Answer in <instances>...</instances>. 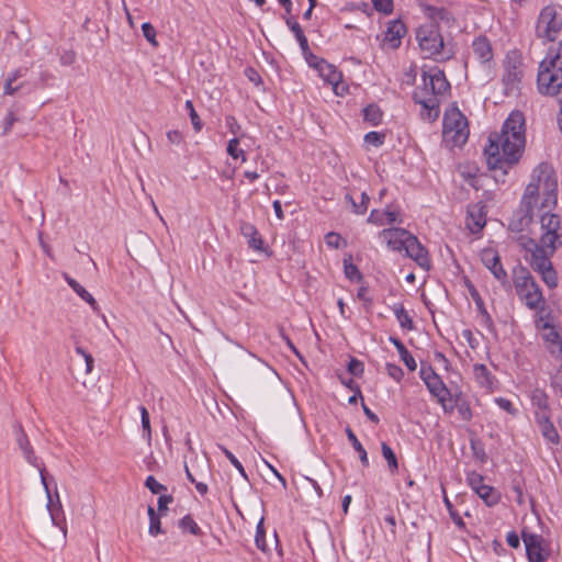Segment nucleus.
Instances as JSON below:
<instances>
[{
  "label": "nucleus",
  "mask_w": 562,
  "mask_h": 562,
  "mask_svg": "<svg viewBox=\"0 0 562 562\" xmlns=\"http://www.w3.org/2000/svg\"><path fill=\"white\" fill-rule=\"evenodd\" d=\"M393 313L400 323V326L405 330H413L414 329V322L412 317L409 316L408 312L405 310V307L402 304H396L393 307Z\"/></svg>",
  "instance_id": "32"
},
{
  "label": "nucleus",
  "mask_w": 562,
  "mask_h": 562,
  "mask_svg": "<svg viewBox=\"0 0 562 562\" xmlns=\"http://www.w3.org/2000/svg\"><path fill=\"white\" fill-rule=\"evenodd\" d=\"M255 543L256 547L261 550L262 552H266L268 550V544L266 541V530L263 527V519L258 522L256 527V536H255Z\"/></svg>",
  "instance_id": "40"
},
{
  "label": "nucleus",
  "mask_w": 562,
  "mask_h": 562,
  "mask_svg": "<svg viewBox=\"0 0 562 562\" xmlns=\"http://www.w3.org/2000/svg\"><path fill=\"white\" fill-rule=\"evenodd\" d=\"M384 216H385V225H391L394 223H403V220L401 218L400 211L391 205H387L384 210Z\"/></svg>",
  "instance_id": "46"
},
{
  "label": "nucleus",
  "mask_w": 562,
  "mask_h": 562,
  "mask_svg": "<svg viewBox=\"0 0 562 562\" xmlns=\"http://www.w3.org/2000/svg\"><path fill=\"white\" fill-rule=\"evenodd\" d=\"M464 285L468 289V292H469L471 299L474 301L477 312L482 315V317L486 322H490V319H491L490 313H488V311L484 304V301H483L482 296L480 295L477 289L467 278L464 279Z\"/></svg>",
  "instance_id": "26"
},
{
  "label": "nucleus",
  "mask_w": 562,
  "mask_h": 562,
  "mask_svg": "<svg viewBox=\"0 0 562 562\" xmlns=\"http://www.w3.org/2000/svg\"><path fill=\"white\" fill-rule=\"evenodd\" d=\"M167 138L171 144L179 145L183 140V136L181 132L177 130H171L167 132Z\"/></svg>",
  "instance_id": "60"
},
{
  "label": "nucleus",
  "mask_w": 562,
  "mask_h": 562,
  "mask_svg": "<svg viewBox=\"0 0 562 562\" xmlns=\"http://www.w3.org/2000/svg\"><path fill=\"white\" fill-rule=\"evenodd\" d=\"M473 376L480 387L485 389L486 392L492 390L491 373L485 364L475 363L473 366Z\"/></svg>",
  "instance_id": "27"
},
{
  "label": "nucleus",
  "mask_w": 562,
  "mask_h": 562,
  "mask_svg": "<svg viewBox=\"0 0 562 562\" xmlns=\"http://www.w3.org/2000/svg\"><path fill=\"white\" fill-rule=\"evenodd\" d=\"M463 339L468 342L469 347L479 356V349L481 345L483 344V349L486 353V357L490 358V351H488V345L487 341H485L484 336L476 331L473 333L471 329H464L462 331Z\"/></svg>",
  "instance_id": "25"
},
{
  "label": "nucleus",
  "mask_w": 562,
  "mask_h": 562,
  "mask_svg": "<svg viewBox=\"0 0 562 562\" xmlns=\"http://www.w3.org/2000/svg\"><path fill=\"white\" fill-rule=\"evenodd\" d=\"M217 448L225 454V457L229 460V462L236 468V470L240 473V475L248 481V476L243 464L238 461V459L223 445H217Z\"/></svg>",
  "instance_id": "41"
},
{
  "label": "nucleus",
  "mask_w": 562,
  "mask_h": 562,
  "mask_svg": "<svg viewBox=\"0 0 562 562\" xmlns=\"http://www.w3.org/2000/svg\"><path fill=\"white\" fill-rule=\"evenodd\" d=\"M407 245L404 249L407 257L413 259L420 268L430 270L431 262L427 249L422 245L418 238L413 235L408 236Z\"/></svg>",
  "instance_id": "14"
},
{
  "label": "nucleus",
  "mask_w": 562,
  "mask_h": 562,
  "mask_svg": "<svg viewBox=\"0 0 562 562\" xmlns=\"http://www.w3.org/2000/svg\"><path fill=\"white\" fill-rule=\"evenodd\" d=\"M363 120L373 126L381 123L383 113L376 104H369L362 110Z\"/></svg>",
  "instance_id": "33"
},
{
  "label": "nucleus",
  "mask_w": 562,
  "mask_h": 562,
  "mask_svg": "<svg viewBox=\"0 0 562 562\" xmlns=\"http://www.w3.org/2000/svg\"><path fill=\"white\" fill-rule=\"evenodd\" d=\"M472 49L476 58L482 64H485L492 59V45L487 37H476L472 43Z\"/></svg>",
  "instance_id": "24"
},
{
  "label": "nucleus",
  "mask_w": 562,
  "mask_h": 562,
  "mask_svg": "<svg viewBox=\"0 0 562 562\" xmlns=\"http://www.w3.org/2000/svg\"><path fill=\"white\" fill-rule=\"evenodd\" d=\"M495 402L502 409L506 411L507 413H509V414L515 413V408L510 401L499 397V398H496Z\"/></svg>",
  "instance_id": "61"
},
{
  "label": "nucleus",
  "mask_w": 562,
  "mask_h": 562,
  "mask_svg": "<svg viewBox=\"0 0 562 562\" xmlns=\"http://www.w3.org/2000/svg\"><path fill=\"white\" fill-rule=\"evenodd\" d=\"M240 137L236 136L228 140L226 151L233 159H240L243 162L246 161L245 150L239 148Z\"/></svg>",
  "instance_id": "36"
},
{
  "label": "nucleus",
  "mask_w": 562,
  "mask_h": 562,
  "mask_svg": "<svg viewBox=\"0 0 562 562\" xmlns=\"http://www.w3.org/2000/svg\"><path fill=\"white\" fill-rule=\"evenodd\" d=\"M316 71L318 72L319 77H322L328 85H331L334 90L337 92L338 86L342 79L341 72L327 60H325Z\"/></svg>",
  "instance_id": "22"
},
{
  "label": "nucleus",
  "mask_w": 562,
  "mask_h": 562,
  "mask_svg": "<svg viewBox=\"0 0 562 562\" xmlns=\"http://www.w3.org/2000/svg\"><path fill=\"white\" fill-rule=\"evenodd\" d=\"M427 15L430 19L429 22H434L436 24H438L439 21L448 23L452 19L450 11H448L445 8H438V7H428Z\"/></svg>",
  "instance_id": "34"
},
{
  "label": "nucleus",
  "mask_w": 562,
  "mask_h": 562,
  "mask_svg": "<svg viewBox=\"0 0 562 562\" xmlns=\"http://www.w3.org/2000/svg\"><path fill=\"white\" fill-rule=\"evenodd\" d=\"M467 225L473 234L481 232L486 225V206L481 203L469 206Z\"/></svg>",
  "instance_id": "18"
},
{
  "label": "nucleus",
  "mask_w": 562,
  "mask_h": 562,
  "mask_svg": "<svg viewBox=\"0 0 562 562\" xmlns=\"http://www.w3.org/2000/svg\"><path fill=\"white\" fill-rule=\"evenodd\" d=\"M351 255L344 259L345 276L350 281H360L362 280V273L360 272L358 267L351 262Z\"/></svg>",
  "instance_id": "39"
},
{
  "label": "nucleus",
  "mask_w": 562,
  "mask_h": 562,
  "mask_svg": "<svg viewBox=\"0 0 562 562\" xmlns=\"http://www.w3.org/2000/svg\"><path fill=\"white\" fill-rule=\"evenodd\" d=\"M16 122V117L13 112H9L3 121V135H7L12 130L13 124Z\"/></svg>",
  "instance_id": "58"
},
{
  "label": "nucleus",
  "mask_w": 562,
  "mask_h": 562,
  "mask_svg": "<svg viewBox=\"0 0 562 562\" xmlns=\"http://www.w3.org/2000/svg\"><path fill=\"white\" fill-rule=\"evenodd\" d=\"M13 432L15 436L16 445L21 449L25 460L27 461V463L38 469L40 476L42 477V470L45 469V467L43 463L38 461V458L35 456L29 437L20 423L15 422L13 424Z\"/></svg>",
  "instance_id": "12"
},
{
  "label": "nucleus",
  "mask_w": 562,
  "mask_h": 562,
  "mask_svg": "<svg viewBox=\"0 0 562 562\" xmlns=\"http://www.w3.org/2000/svg\"><path fill=\"white\" fill-rule=\"evenodd\" d=\"M562 31V14L554 4L541 9L537 24L536 34L539 38L553 42Z\"/></svg>",
  "instance_id": "9"
},
{
  "label": "nucleus",
  "mask_w": 562,
  "mask_h": 562,
  "mask_svg": "<svg viewBox=\"0 0 562 562\" xmlns=\"http://www.w3.org/2000/svg\"><path fill=\"white\" fill-rule=\"evenodd\" d=\"M186 109L189 112V116H190L191 123L193 125V128L195 130V132H200L202 130V122H201V119L198 115V113L193 106V102L191 100L186 101Z\"/></svg>",
  "instance_id": "44"
},
{
  "label": "nucleus",
  "mask_w": 562,
  "mask_h": 562,
  "mask_svg": "<svg viewBox=\"0 0 562 562\" xmlns=\"http://www.w3.org/2000/svg\"><path fill=\"white\" fill-rule=\"evenodd\" d=\"M481 259H482L483 265H484L488 270H491V271H492V254H491V251H490L487 248H485V249H483V250H482V252H481Z\"/></svg>",
  "instance_id": "62"
},
{
  "label": "nucleus",
  "mask_w": 562,
  "mask_h": 562,
  "mask_svg": "<svg viewBox=\"0 0 562 562\" xmlns=\"http://www.w3.org/2000/svg\"><path fill=\"white\" fill-rule=\"evenodd\" d=\"M390 342L396 348L401 360L404 362V364L407 367L409 371H415L417 368V363L415 361V358L411 355V352L407 350L405 345L396 337H390Z\"/></svg>",
  "instance_id": "28"
},
{
  "label": "nucleus",
  "mask_w": 562,
  "mask_h": 562,
  "mask_svg": "<svg viewBox=\"0 0 562 562\" xmlns=\"http://www.w3.org/2000/svg\"><path fill=\"white\" fill-rule=\"evenodd\" d=\"M347 369L348 372L355 376H361L364 371L363 363L356 358H350Z\"/></svg>",
  "instance_id": "49"
},
{
  "label": "nucleus",
  "mask_w": 562,
  "mask_h": 562,
  "mask_svg": "<svg viewBox=\"0 0 562 562\" xmlns=\"http://www.w3.org/2000/svg\"><path fill=\"white\" fill-rule=\"evenodd\" d=\"M345 200L350 203L351 210L357 215H362L368 210V204L370 201L369 195L367 192H362L360 195V201H356L351 194H346Z\"/></svg>",
  "instance_id": "31"
},
{
  "label": "nucleus",
  "mask_w": 562,
  "mask_h": 562,
  "mask_svg": "<svg viewBox=\"0 0 562 562\" xmlns=\"http://www.w3.org/2000/svg\"><path fill=\"white\" fill-rule=\"evenodd\" d=\"M239 232L247 239L249 248L256 251H265V240L260 236L256 226L249 222H239Z\"/></svg>",
  "instance_id": "20"
},
{
  "label": "nucleus",
  "mask_w": 562,
  "mask_h": 562,
  "mask_svg": "<svg viewBox=\"0 0 562 562\" xmlns=\"http://www.w3.org/2000/svg\"><path fill=\"white\" fill-rule=\"evenodd\" d=\"M142 32H143L144 37L153 46H158V43L156 41V30H155V27L149 22H145V23L142 24Z\"/></svg>",
  "instance_id": "47"
},
{
  "label": "nucleus",
  "mask_w": 562,
  "mask_h": 562,
  "mask_svg": "<svg viewBox=\"0 0 562 562\" xmlns=\"http://www.w3.org/2000/svg\"><path fill=\"white\" fill-rule=\"evenodd\" d=\"M522 78L521 54L518 50H510L504 59V75L502 78L503 91L507 97H516L520 90Z\"/></svg>",
  "instance_id": "8"
},
{
  "label": "nucleus",
  "mask_w": 562,
  "mask_h": 562,
  "mask_svg": "<svg viewBox=\"0 0 562 562\" xmlns=\"http://www.w3.org/2000/svg\"><path fill=\"white\" fill-rule=\"evenodd\" d=\"M506 541L512 548H518L520 543L518 535L514 531L507 533Z\"/></svg>",
  "instance_id": "64"
},
{
  "label": "nucleus",
  "mask_w": 562,
  "mask_h": 562,
  "mask_svg": "<svg viewBox=\"0 0 562 562\" xmlns=\"http://www.w3.org/2000/svg\"><path fill=\"white\" fill-rule=\"evenodd\" d=\"M302 55L310 67H312L315 70H318V68L322 66V64L326 60L322 57L316 56L312 50L310 49V46L307 45L306 50H302Z\"/></svg>",
  "instance_id": "43"
},
{
  "label": "nucleus",
  "mask_w": 562,
  "mask_h": 562,
  "mask_svg": "<svg viewBox=\"0 0 562 562\" xmlns=\"http://www.w3.org/2000/svg\"><path fill=\"white\" fill-rule=\"evenodd\" d=\"M522 540L529 562H543L547 559L548 553L542 548L541 536L524 531Z\"/></svg>",
  "instance_id": "16"
},
{
  "label": "nucleus",
  "mask_w": 562,
  "mask_h": 562,
  "mask_svg": "<svg viewBox=\"0 0 562 562\" xmlns=\"http://www.w3.org/2000/svg\"><path fill=\"white\" fill-rule=\"evenodd\" d=\"M41 482L44 486V490H45V493L47 496V509L49 512L52 521L55 526L60 528V530L63 531L64 535H66L67 526H66V518L64 515L63 506L59 501V495H58L57 491L55 492L57 501H56V503L53 502L52 493H50V490H49V486L47 483L46 469L42 470Z\"/></svg>",
  "instance_id": "11"
},
{
  "label": "nucleus",
  "mask_w": 562,
  "mask_h": 562,
  "mask_svg": "<svg viewBox=\"0 0 562 562\" xmlns=\"http://www.w3.org/2000/svg\"><path fill=\"white\" fill-rule=\"evenodd\" d=\"M538 88L541 93L555 95L562 89V54L550 49L539 65Z\"/></svg>",
  "instance_id": "6"
},
{
  "label": "nucleus",
  "mask_w": 562,
  "mask_h": 562,
  "mask_svg": "<svg viewBox=\"0 0 562 562\" xmlns=\"http://www.w3.org/2000/svg\"><path fill=\"white\" fill-rule=\"evenodd\" d=\"M537 420L543 438L551 445H558L560 437L554 425L550 422L549 416L546 415V413H537Z\"/></svg>",
  "instance_id": "21"
},
{
  "label": "nucleus",
  "mask_w": 562,
  "mask_h": 562,
  "mask_svg": "<svg viewBox=\"0 0 562 562\" xmlns=\"http://www.w3.org/2000/svg\"><path fill=\"white\" fill-rule=\"evenodd\" d=\"M416 40L424 58L445 61L452 58L454 54L449 44L445 43L439 25L434 22L422 24L416 30Z\"/></svg>",
  "instance_id": "4"
},
{
  "label": "nucleus",
  "mask_w": 562,
  "mask_h": 562,
  "mask_svg": "<svg viewBox=\"0 0 562 562\" xmlns=\"http://www.w3.org/2000/svg\"><path fill=\"white\" fill-rule=\"evenodd\" d=\"M406 34V26L398 20H393L387 24L383 43L389 48L395 49L401 45L403 36Z\"/></svg>",
  "instance_id": "19"
},
{
  "label": "nucleus",
  "mask_w": 562,
  "mask_h": 562,
  "mask_svg": "<svg viewBox=\"0 0 562 562\" xmlns=\"http://www.w3.org/2000/svg\"><path fill=\"white\" fill-rule=\"evenodd\" d=\"M63 276L64 280L74 290V292H76L78 296H80L85 302H87L93 312L99 313L100 307L94 297L77 280L71 278L69 274L64 273Z\"/></svg>",
  "instance_id": "23"
},
{
  "label": "nucleus",
  "mask_w": 562,
  "mask_h": 562,
  "mask_svg": "<svg viewBox=\"0 0 562 562\" xmlns=\"http://www.w3.org/2000/svg\"><path fill=\"white\" fill-rule=\"evenodd\" d=\"M145 486L153 494H160V493L167 491V487L165 485L160 484L153 475L147 476V479L145 481Z\"/></svg>",
  "instance_id": "48"
},
{
  "label": "nucleus",
  "mask_w": 562,
  "mask_h": 562,
  "mask_svg": "<svg viewBox=\"0 0 562 562\" xmlns=\"http://www.w3.org/2000/svg\"><path fill=\"white\" fill-rule=\"evenodd\" d=\"M381 451H382V456L384 457V459L387 462V467H389V470L391 471V473L392 474L396 473L398 470V462H397V458H396L393 449L386 442H382Z\"/></svg>",
  "instance_id": "37"
},
{
  "label": "nucleus",
  "mask_w": 562,
  "mask_h": 562,
  "mask_svg": "<svg viewBox=\"0 0 562 562\" xmlns=\"http://www.w3.org/2000/svg\"><path fill=\"white\" fill-rule=\"evenodd\" d=\"M386 371L395 381H401L404 375L402 368L394 363H386Z\"/></svg>",
  "instance_id": "53"
},
{
  "label": "nucleus",
  "mask_w": 562,
  "mask_h": 562,
  "mask_svg": "<svg viewBox=\"0 0 562 562\" xmlns=\"http://www.w3.org/2000/svg\"><path fill=\"white\" fill-rule=\"evenodd\" d=\"M419 376L426 384L430 394L436 397L446 409L447 403L451 400V394L439 374L436 373L431 366L422 363Z\"/></svg>",
  "instance_id": "10"
},
{
  "label": "nucleus",
  "mask_w": 562,
  "mask_h": 562,
  "mask_svg": "<svg viewBox=\"0 0 562 562\" xmlns=\"http://www.w3.org/2000/svg\"><path fill=\"white\" fill-rule=\"evenodd\" d=\"M558 202V177L552 165L539 164L533 172L531 182L526 187L521 199V210L514 215L509 223L513 232H522L537 217L542 235L538 243L526 234L517 236L518 246L525 250V259L538 272L548 288L558 285V276L552 266L551 257L557 249V243L562 238L560 216L551 213Z\"/></svg>",
  "instance_id": "1"
},
{
  "label": "nucleus",
  "mask_w": 562,
  "mask_h": 562,
  "mask_svg": "<svg viewBox=\"0 0 562 562\" xmlns=\"http://www.w3.org/2000/svg\"><path fill=\"white\" fill-rule=\"evenodd\" d=\"M173 501V497L171 495H160L159 498H158V513L159 515H165L167 509H168V505L170 503H172Z\"/></svg>",
  "instance_id": "56"
},
{
  "label": "nucleus",
  "mask_w": 562,
  "mask_h": 562,
  "mask_svg": "<svg viewBox=\"0 0 562 562\" xmlns=\"http://www.w3.org/2000/svg\"><path fill=\"white\" fill-rule=\"evenodd\" d=\"M385 524L390 527V531L393 536L396 533V519L393 514H387L384 516Z\"/></svg>",
  "instance_id": "63"
},
{
  "label": "nucleus",
  "mask_w": 562,
  "mask_h": 562,
  "mask_svg": "<svg viewBox=\"0 0 562 562\" xmlns=\"http://www.w3.org/2000/svg\"><path fill=\"white\" fill-rule=\"evenodd\" d=\"M178 526L179 528L183 531V532H189L193 536H201L202 535V530L201 528L199 527V525L194 521V519L192 518L191 515H186L183 516L179 522H178Z\"/></svg>",
  "instance_id": "35"
},
{
  "label": "nucleus",
  "mask_w": 562,
  "mask_h": 562,
  "mask_svg": "<svg viewBox=\"0 0 562 562\" xmlns=\"http://www.w3.org/2000/svg\"><path fill=\"white\" fill-rule=\"evenodd\" d=\"M526 145V120L522 112L514 110L505 120L501 135L494 139V181L504 182L508 170L518 164Z\"/></svg>",
  "instance_id": "2"
},
{
  "label": "nucleus",
  "mask_w": 562,
  "mask_h": 562,
  "mask_svg": "<svg viewBox=\"0 0 562 562\" xmlns=\"http://www.w3.org/2000/svg\"><path fill=\"white\" fill-rule=\"evenodd\" d=\"M408 236H413V234L400 227L384 228L379 233V237L382 238L393 251H403L407 245Z\"/></svg>",
  "instance_id": "13"
},
{
  "label": "nucleus",
  "mask_w": 562,
  "mask_h": 562,
  "mask_svg": "<svg viewBox=\"0 0 562 562\" xmlns=\"http://www.w3.org/2000/svg\"><path fill=\"white\" fill-rule=\"evenodd\" d=\"M470 130L465 115L457 105L446 109L442 120V142L446 147L453 149L462 147L469 138Z\"/></svg>",
  "instance_id": "5"
},
{
  "label": "nucleus",
  "mask_w": 562,
  "mask_h": 562,
  "mask_svg": "<svg viewBox=\"0 0 562 562\" xmlns=\"http://www.w3.org/2000/svg\"><path fill=\"white\" fill-rule=\"evenodd\" d=\"M483 157L488 170H492V133L486 135V143L483 148Z\"/></svg>",
  "instance_id": "52"
},
{
  "label": "nucleus",
  "mask_w": 562,
  "mask_h": 562,
  "mask_svg": "<svg viewBox=\"0 0 562 562\" xmlns=\"http://www.w3.org/2000/svg\"><path fill=\"white\" fill-rule=\"evenodd\" d=\"M372 3L376 11L384 14H390L393 11V0H372Z\"/></svg>",
  "instance_id": "51"
},
{
  "label": "nucleus",
  "mask_w": 562,
  "mask_h": 562,
  "mask_svg": "<svg viewBox=\"0 0 562 562\" xmlns=\"http://www.w3.org/2000/svg\"><path fill=\"white\" fill-rule=\"evenodd\" d=\"M422 81L423 83L414 90L413 99L422 106V119L434 122L440 115V101L450 90V83L445 72L438 67L424 68Z\"/></svg>",
  "instance_id": "3"
},
{
  "label": "nucleus",
  "mask_w": 562,
  "mask_h": 562,
  "mask_svg": "<svg viewBox=\"0 0 562 562\" xmlns=\"http://www.w3.org/2000/svg\"><path fill=\"white\" fill-rule=\"evenodd\" d=\"M515 289L527 307L535 311L544 308L546 300L533 277L525 269L515 274Z\"/></svg>",
  "instance_id": "7"
},
{
  "label": "nucleus",
  "mask_w": 562,
  "mask_h": 562,
  "mask_svg": "<svg viewBox=\"0 0 562 562\" xmlns=\"http://www.w3.org/2000/svg\"><path fill=\"white\" fill-rule=\"evenodd\" d=\"M538 327L542 328L543 330L542 337L549 344V351L553 356L560 357L562 359V338L560 337L559 333L547 322H543L542 318L539 321Z\"/></svg>",
  "instance_id": "17"
},
{
  "label": "nucleus",
  "mask_w": 562,
  "mask_h": 562,
  "mask_svg": "<svg viewBox=\"0 0 562 562\" xmlns=\"http://www.w3.org/2000/svg\"><path fill=\"white\" fill-rule=\"evenodd\" d=\"M225 123L229 132L233 133L235 137L239 135L241 127L235 116L227 115L225 117Z\"/></svg>",
  "instance_id": "54"
},
{
  "label": "nucleus",
  "mask_w": 562,
  "mask_h": 562,
  "mask_svg": "<svg viewBox=\"0 0 562 562\" xmlns=\"http://www.w3.org/2000/svg\"><path fill=\"white\" fill-rule=\"evenodd\" d=\"M140 413V423L143 429V438L147 441L148 445L151 442V427H150V418L147 408L143 405L138 407Z\"/></svg>",
  "instance_id": "38"
},
{
  "label": "nucleus",
  "mask_w": 562,
  "mask_h": 562,
  "mask_svg": "<svg viewBox=\"0 0 562 562\" xmlns=\"http://www.w3.org/2000/svg\"><path fill=\"white\" fill-rule=\"evenodd\" d=\"M285 24L293 32L301 50H306L308 41L299 22L293 16H288L285 18Z\"/></svg>",
  "instance_id": "29"
},
{
  "label": "nucleus",
  "mask_w": 562,
  "mask_h": 562,
  "mask_svg": "<svg viewBox=\"0 0 562 562\" xmlns=\"http://www.w3.org/2000/svg\"><path fill=\"white\" fill-rule=\"evenodd\" d=\"M244 72H245V76L248 78V80L250 82L255 83L256 86H259L262 83L261 76L255 68L247 67Z\"/></svg>",
  "instance_id": "55"
},
{
  "label": "nucleus",
  "mask_w": 562,
  "mask_h": 562,
  "mask_svg": "<svg viewBox=\"0 0 562 562\" xmlns=\"http://www.w3.org/2000/svg\"><path fill=\"white\" fill-rule=\"evenodd\" d=\"M384 140H385L384 133L371 131L364 135V142L374 147L382 146L384 144Z\"/></svg>",
  "instance_id": "45"
},
{
  "label": "nucleus",
  "mask_w": 562,
  "mask_h": 562,
  "mask_svg": "<svg viewBox=\"0 0 562 562\" xmlns=\"http://www.w3.org/2000/svg\"><path fill=\"white\" fill-rule=\"evenodd\" d=\"M385 216H384V211H380V210H372L370 212V215L368 216L367 218V222L369 224H373V225H376V226H384L385 225Z\"/></svg>",
  "instance_id": "50"
},
{
  "label": "nucleus",
  "mask_w": 562,
  "mask_h": 562,
  "mask_svg": "<svg viewBox=\"0 0 562 562\" xmlns=\"http://www.w3.org/2000/svg\"><path fill=\"white\" fill-rule=\"evenodd\" d=\"M280 336L281 338L283 339V341L285 342V345L288 346V348L294 352L299 358L302 359V356L300 355L297 348L295 347V345L293 344V341L290 339V337L288 335L284 334V330L283 328H280Z\"/></svg>",
  "instance_id": "59"
},
{
  "label": "nucleus",
  "mask_w": 562,
  "mask_h": 562,
  "mask_svg": "<svg viewBox=\"0 0 562 562\" xmlns=\"http://www.w3.org/2000/svg\"><path fill=\"white\" fill-rule=\"evenodd\" d=\"M148 532L150 536L156 537L159 533H162L160 516L157 518L149 519V528Z\"/></svg>",
  "instance_id": "57"
},
{
  "label": "nucleus",
  "mask_w": 562,
  "mask_h": 562,
  "mask_svg": "<svg viewBox=\"0 0 562 562\" xmlns=\"http://www.w3.org/2000/svg\"><path fill=\"white\" fill-rule=\"evenodd\" d=\"M467 480L473 492L477 494L487 506H492V486L487 483L490 479L472 471L468 473Z\"/></svg>",
  "instance_id": "15"
},
{
  "label": "nucleus",
  "mask_w": 562,
  "mask_h": 562,
  "mask_svg": "<svg viewBox=\"0 0 562 562\" xmlns=\"http://www.w3.org/2000/svg\"><path fill=\"white\" fill-rule=\"evenodd\" d=\"M347 438L351 443L352 448L358 452L361 464L367 468L369 467L368 453L361 442L358 440L357 436L352 431L350 427H346L345 429Z\"/></svg>",
  "instance_id": "30"
},
{
  "label": "nucleus",
  "mask_w": 562,
  "mask_h": 562,
  "mask_svg": "<svg viewBox=\"0 0 562 562\" xmlns=\"http://www.w3.org/2000/svg\"><path fill=\"white\" fill-rule=\"evenodd\" d=\"M325 243L329 248L338 249L347 246V241L335 232H329L325 235Z\"/></svg>",
  "instance_id": "42"
}]
</instances>
